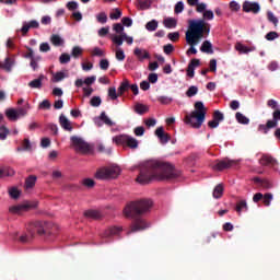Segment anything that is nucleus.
<instances>
[{
    "label": "nucleus",
    "instance_id": "nucleus-22",
    "mask_svg": "<svg viewBox=\"0 0 280 280\" xmlns=\"http://www.w3.org/2000/svg\"><path fill=\"white\" fill-rule=\"evenodd\" d=\"M36 180H38V177H36V175H30L25 179L24 189H34V187L36 186Z\"/></svg>",
    "mask_w": 280,
    "mask_h": 280
},
{
    "label": "nucleus",
    "instance_id": "nucleus-39",
    "mask_svg": "<svg viewBox=\"0 0 280 280\" xmlns=\"http://www.w3.org/2000/svg\"><path fill=\"white\" fill-rule=\"evenodd\" d=\"M91 56H95L96 58H104L106 52H104V50H102L100 47H94L91 51Z\"/></svg>",
    "mask_w": 280,
    "mask_h": 280
},
{
    "label": "nucleus",
    "instance_id": "nucleus-62",
    "mask_svg": "<svg viewBox=\"0 0 280 280\" xmlns=\"http://www.w3.org/2000/svg\"><path fill=\"white\" fill-rule=\"evenodd\" d=\"M173 101L174 100L172 97H168V96H160L158 98V102H160V104H165V105L172 104Z\"/></svg>",
    "mask_w": 280,
    "mask_h": 280
},
{
    "label": "nucleus",
    "instance_id": "nucleus-26",
    "mask_svg": "<svg viewBox=\"0 0 280 280\" xmlns=\"http://www.w3.org/2000/svg\"><path fill=\"white\" fill-rule=\"evenodd\" d=\"M32 152V142H30V138H25L22 142V147L16 148V152Z\"/></svg>",
    "mask_w": 280,
    "mask_h": 280
},
{
    "label": "nucleus",
    "instance_id": "nucleus-21",
    "mask_svg": "<svg viewBox=\"0 0 280 280\" xmlns=\"http://www.w3.org/2000/svg\"><path fill=\"white\" fill-rule=\"evenodd\" d=\"M16 172L14 168L10 166H2L0 167V178H5L7 176H14Z\"/></svg>",
    "mask_w": 280,
    "mask_h": 280
},
{
    "label": "nucleus",
    "instance_id": "nucleus-5",
    "mask_svg": "<svg viewBox=\"0 0 280 280\" xmlns=\"http://www.w3.org/2000/svg\"><path fill=\"white\" fill-rule=\"evenodd\" d=\"M121 174V168L119 166H109L98 168L95 173V178L98 180H108L110 178H117Z\"/></svg>",
    "mask_w": 280,
    "mask_h": 280
},
{
    "label": "nucleus",
    "instance_id": "nucleus-52",
    "mask_svg": "<svg viewBox=\"0 0 280 280\" xmlns=\"http://www.w3.org/2000/svg\"><path fill=\"white\" fill-rule=\"evenodd\" d=\"M109 19L113 21H117L118 19H121V10L114 9V11L109 14Z\"/></svg>",
    "mask_w": 280,
    "mask_h": 280
},
{
    "label": "nucleus",
    "instance_id": "nucleus-57",
    "mask_svg": "<svg viewBox=\"0 0 280 280\" xmlns=\"http://www.w3.org/2000/svg\"><path fill=\"white\" fill-rule=\"evenodd\" d=\"M116 59L119 60L120 62L126 60V54L124 52V49L121 48L116 49Z\"/></svg>",
    "mask_w": 280,
    "mask_h": 280
},
{
    "label": "nucleus",
    "instance_id": "nucleus-63",
    "mask_svg": "<svg viewBox=\"0 0 280 280\" xmlns=\"http://www.w3.org/2000/svg\"><path fill=\"white\" fill-rule=\"evenodd\" d=\"M254 183H257L258 185H261V187H270V182L264 180L259 177H255Z\"/></svg>",
    "mask_w": 280,
    "mask_h": 280
},
{
    "label": "nucleus",
    "instance_id": "nucleus-64",
    "mask_svg": "<svg viewBox=\"0 0 280 280\" xmlns=\"http://www.w3.org/2000/svg\"><path fill=\"white\" fill-rule=\"evenodd\" d=\"M266 38L268 40H275L276 38H279V33H277L275 31L269 32V33H267Z\"/></svg>",
    "mask_w": 280,
    "mask_h": 280
},
{
    "label": "nucleus",
    "instance_id": "nucleus-51",
    "mask_svg": "<svg viewBox=\"0 0 280 280\" xmlns=\"http://www.w3.org/2000/svg\"><path fill=\"white\" fill-rule=\"evenodd\" d=\"M65 78H67V74H65V72H56L54 74V78H52V82H62V80H65Z\"/></svg>",
    "mask_w": 280,
    "mask_h": 280
},
{
    "label": "nucleus",
    "instance_id": "nucleus-59",
    "mask_svg": "<svg viewBox=\"0 0 280 280\" xmlns=\"http://www.w3.org/2000/svg\"><path fill=\"white\" fill-rule=\"evenodd\" d=\"M133 133L136 137H143V135H145V128H143V126L136 127Z\"/></svg>",
    "mask_w": 280,
    "mask_h": 280
},
{
    "label": "nucleus",
    "instance_id": "nucleus-25",
    "mask_svg": "<svg viewBox=\"0 0 280 280\" xmlns=\"http://www.w3.org/2000/svg\"><path fill=\"white\" fill-rule=\"evenodd\" d=\"M235 49L238 54H250V51H255V47H247L242 43H236Z\"/></svg>",
    "mask_w": 280,
    "mask_h": 280
},
{
    "label": "nucleus",
    "instance_id": "nucleus-10",
    "mask_svg": "<svg viewBox=\"0 0 280 280\" xmlns=\"http://www.w3.org/2000/svg\"><path fill=\"white\" fill-rule=\"evenodd\" d=\"M272 120H268L266 125H259L258 126V130L259 132H264V135H268V130L272 129V128H277V126H279V121H280V109H276L272 113Z\"/></svg>",
    "mask_w": 280,
    "mask_h": 280
},
{
    "label": "nucleus",
    "instance_id": "nucleus-49",
    "mask_svg": "<svg viewBox=\"0 0 280 280\" xmlns=\"http://www.w3.org/2000/svg\"><path fill=\"white\" fill-rule=\"evenodd\" d=\"M136 113H138V115H145V113H148V106H145L143 104H137Z\"/></svg>",
    "mask_w": 280,
    "mask_h": 280
},
{
    "label": "nucleus",
    "instance_id": "nucleus-7",
    "mask_svg": "<svg viewBox=\"0 0 280 280\" xmlns=\"http://www.w3.org/2000/svg\"><path fill=\"white\" fill-rule=\"evenodd\" d=\"M196 30L199 31V40L205 36V34H209V32H211L209 24H207L205 20L190 21L186 33L191 34L192 32H196Z\"/></svg>",
    "mask_w": 280,
    "mask_h": 280
},
{
    "label": "nucleus",
    "instance_id": "nucleus-16",
    "mask_svg": "<svg viewBox=\"0 0 280 280\" xmlns=\"http://www.w3.org/2000/svg\"><path fill=\"white\" fill-rule=\"evenodd\" d=\"M196 67H200V59H191L187 67L188 78H194L196 75Z\"/></svg>",
    "mask_w": 280,
    "mask_h": 280
},
{
    "label": "nucleus",
    "instance_id": "nucleus-54",
    "mask_svg": "<svg viewBox=\"0 0 280 280\" xmlns=\"http://www.w3.org/2000/svg\"><path fill=\"white\" fill-rule=\"evenodd\" d=\"M167 38L172 40V43H176L180 39V33L174 32V33H168Z\"/></svg>",
    "mask_w": 280,
    "mask_h": 280
},
{
    "label": "nucleus",
    "instance_id": "nucleus-38",
    "mask_svg": "<svg viewBox=\"0 0 280 280\" xmlns=\"http://www.w3.org/2000/svg\"><path fill=\"white\" fill-rule=\"evenodd\" d=\"M31 108L30 103H26L23 107L18 108V117H25V115H27V110Z\"/></svg>",
    "mask_w": 280,
    "mask_h": 280
},
{
    "label": "nucleus",
    "instance_id": "nucleus-3",
    "mask_svg": "<svg viewBox=\"0 0 280 280\" xmlns=\"http://www.w3.org/2000/svg\"><path fill=\"white\" fill-rule=\"evenodd\" d=\"M51 229H54V224H51L50 222H45V221H36L34 223H32L31 225H28V233L24 234L22 236H20V242L22 244H28V242H32V238L34 237V235H51Z\"/></svg>",
    "mask_w": 280,
    "mask_h": 280
},
{
    "label": "nucleus",
    "instance_id": "nucleus-48",
    "mask_svg": "<svg viewBox=\"0 0 280 280\" xmlns=\"http://www.w3.org/2000/svg\"><path fill=\"white\" fill-rule=\"evenodd\" d=\"M186 95L188 97H194L195 95H198V86L191 85L190 88H188V90L186 91Z\"/></svg>",
    "mask_w": 280,
    "mask_h": 280
},
{
    "label": "nucleus",
    "instance_id": "nucleus-36",
    "mask_svg": "<svg viewBox=\"0 0 280 280\" xmlns=\"http://www.w3.org/2000/svg\"><path fill=\"white\" fill-rule=\"evenodd\" d=\"M222 194H224V187L222 186V184H219L213 189L212 196H213V198L220 199V198H222Z\"/></svg>",
    "mask_w": 280,
    "mask_h": 280
},
{
    "label": "nucleus",
    "instance_id": "nucleus-11",
    "mask_svg": "<svg viewBox=\"0 0 280 280\" xmlns=\"http://www.w3.org/2000/svg\"><path fill=\"white\" fill-rule=\"evenodd\" d=\"M234 163V161H231L229 159L217 160L215 163L212 165V170H214L215 172H222L223 170H229L233 167Z\"/></svg>",
    "mask_w": 280,
    "mask_h": 280
},
{
    "label": "nucleus",
    "instance_id": "nucleus-28",
    "mask_svg": "<svg viewBox=\"0 0 280 280\" xmlns=\"http://www.w3.org/2000/svg\"><path fill=\"white\" fill-rule=\"evenodd\" d=\"M202 54H213V45L209 40H205L200 47Z\"/></svg>",
    "mask_w": 280,
    "mask_h": 280
},
{
    "label": "nucleus",
    "instance_id": "nucleus-53",
    "mask_svg": "<svg viewBox=\"0 0 280 280\" xmlns=\"http://www.w3.org/2000/svg\"><path fill=\"white\" fill-rule=\"evenodd\" d=\"M83 54V50H82V47L80 46H74L72 48V51H71V56L74 57V58H78L79 56H82Z\"/></svg>",
    "mask_w": 280,
    "mask_h": 280
},
{
    "label": "nucleus",
    "instance_id": "nucleus-14",
    "mask_svg": "<svg viewBox=\"0 0 280 280\" xmlns=\"http://www.w3.org/2000/svg\"><path fill=\"white\" fill-rule=\"evenodd\" d=\"M259 164L264 167H275V165H277V159L272 158L270 154H262L259 160Z\"/></svg>",
    "mask_w": 280,
    "mask_h": 280
},
{
    "label": "nucleus",
    "instance_id": "nucleus-31",
    "mask_svg": "<svg viewBox=\"0 0 280 280\" xmlns=\"http://www.w3.org/2000/svg\"><path fill=\"white\" fill-rule=\"evenodd\" d=\"M152 5V1L150 0H137V8L139 10H150Z\"/></svg>",
    "mask_w": 280,
    "mask_h": 280
},
{
    "label": "nucleus",
    "instance_id": "nucleus-35",
    "mask_svg": "<svg viewBox=\"0 0 280 280\" xmlns=\"http://www.w3.org/2000/svg\"><path fill=\"white\" fill-rule=\"evenodd\" d=\"M100 119H101V121H103V124H105V126H108L109 128L115 126V122H113V120H110V118H108V116L106 115V112L101 113Z\"/></svg>",
    "mask_w": 280,
    "mask_h": 280
},
{
    "label": "nucleus",
    "instance_id": "nucleus-12",
    "mask_svg": "<svg viewBox=\"0 0 280 280\" xmlns=\"http://www.w3.org/2000/svg\"><path fill=\"white\" fill-rule=\"evenodd\" d=\"M261 7L257 2H250L248 0L243 2V12H252L253 14H259Z\"/></svg>",
    "mask_w": 280,
    "mask_h": 280
},
{
    "label": "nucleus",
    "instance_id": "nucleus-15",
    "mask_svg": "<svg viewBox=\"0 0 280 280\" xmlns=\"http://www.w3.org/2000/svg\"><path fill=\"white\" fill-rule=\"evenodd\" d=\"M155 135L158 136V139H160V143H162V145H165V143H167L172 139V136H170V133H165V129H163V127H159L155 130Z\"/></svg>",
    "mask_w": 280,
    "mask_h": 280
},
{
    "label": "nucleus",
    "instance_id": "nucleus-33",
    "mask_svg": "<svg viewBox=\"0 0 280 280\" xmlns=\"http://www.w3.org/2000/svg\"><path fill=\"white\" fill-rule=\"evenodd\" d=\"M85 218H91L92 220H100L102 214L97 210H88L84 212Z\"/></svg>",
    "mask_w": 280,
    "mask_h": 280
},
{
    "label": "nucleus",
    "instance_id": "nucleus-30",
    "mask_svg": "<svg viewBox=\"0 0 280 280\" xmlns=\"http://www.w3.org/2000/svg\"><path fill=\"white\" fill-rule=\"evenodd\" d=\"M235 117L236 121L238 124H243V126H248L250 124V119L240 112L235 114Z\"/></svg>",
    "mask_w": 280,
    "mask_h": 280
},
{
    "label": "nucleus",
    "instance_id": "nucleus-2",
    "mask_svg": "<svg viewBox=\"0 0 280 280\" xmlns=\"http://www.w3.org/2000/svg\"><path fill=\"white\" fill-rule=\"evenodd\" d=\"M152 209V200L140 199L129 202L124 209V215L133 220L130 225V233H138L139 231H145L150 229V223L145 219L141 218L143 213H148Z\"/></svg>",
    "mask_w": 280,
    "mask_h": 280
},
{
    "label": "nucleus",
    "instance_id": "nucleus-34",
    "mask_svg": "<svg viewBox=\"0 0 280 280\" xmlns=\"http://www.w3.org/2000/svg\"><path fill=\"white\" fill-rule=\"evenodd\" d=\"M5 115L11 121H16V119H19V113L14 108L7 109Z\"/></svg>",
    "mask_w": 280,
    "mask_h": 280
},
{
    "label": "nucleus",
    "instance_id": "nucleus-50",
    "mask_svg": "<svg viewBox=\"0 0 280 280\" xmlns=\"http://www.w3.org/2000/svg\"><path fill=\"white\" fill-rule=\"evenodd\" d=\"M262 202H264L265 207H270V202H272V194L267 192V194L262 195Z\"/></svg>",
    "mask_w": 280,
    "mask_h": 280
},
{
    "label": "nucleus",
    "instance_id": "nucleus-43",
    "mask_svg": "<svg viewBox=\"0 0 280 280\" xmlns=\"http://www.w3.org/2000/svg\"><path fill=\"white\" fill-rule=\"evenodd\" d=\"M60 65H68V62H71V56L67 52H63L59 57Z\"/></svg>",
    "mask_w": 280,
    "mask_h": 280
},
{
    "label": "nucleus",
    "instance_id": "nucleus-61",
    "mask_svg": "<svg viewBox=\"0 0 280 280\" xmlns=\"http://www.w3.org/2000/svg\"><path fill=\"white\" fill-rule=\"evenodd\" d=\"M120 95L117 94V90L115 88H109L108 89V97H110V100H117V97H119Z\"/></svg>",
    "mask_w": 280,
    "mask_h": 280
},
{
    "label": "nucleus",
    "instance_id": "nucleus-18",
    "mask_svg": "<svg viewBox=\"0 0 280 280\" xmlns=\"http://www.w3.org/2000/svg\"><path fill=\"white\" fill-rule=\"evenodd\" d=\"M13 65H15L14 58L7 57L4 59V62L0 61V69H3L4 71H7V73H10L12 71Z\"/></svg>",
    "mask_w": 280,
    "mask_h": 280
},
{
    "label": "nucleus",
    "instance_id": "nucleus-56",
    "mask_svg": "<svg viewBox=\"0 0 280 280\" xmlns=\"http://www.w3.org/2000/svg\"><path fill=\"white\" fill-rule=\"evenodd\" d=\"M82 185L84 187H88L89 189H92V187H95V180L91 179V178H84L82 180Z\"/></svg>",
    "mask_w": 280,
    "mask_h": 280
},
{
    "label": "nucleus",
    "instance_id": "nucleus-44",
    "mask_svg": "<svg viewBox=\"0 0 280 280\" xmlns=\"http://www.w3.org/2000/svg\"><path fill=\"white\" fill-rule=\"evenodd\" d=\"M212 119L220 124V121H224V114L220 110H214L212 115Z\"/></svg>",
    "mask_w": 280,
    "mask_h": 280
},
{
    "label": "nucleus",
    "instance_id": "nucleus-9",
    "mask_svg": "<svg viewBox=\"0 0 280 280\" xmlns=\"http://www.w3.org/2000/svg\"><path fill=\"white\" fill-rule=\"evenodd\" d=\"M186 43H188L190 46V48L186 51L187 56H191V54H198L196 45L200 43V32L198 30L192 31L191 33L186 32Z\"/></svg>",
    "mask_w": 280,
    "mask_h": 280
},
{
    "label": "nucleus",
    "instance_id": "nucleus-6",
    "mask_svg": "<svg viewBox=\"0 0 280 280\" xmlns=\"http://www.w3.org/2000/svg\"><path fill=\"white\" fill-rule=\"evenodd\" d=\"M70 141L74 147L75 152H80L81 154H93V145L89 144V142L84 141L82 138L72 136Z\"/></svg>",
    "mask_w": 280,
    "mask_h": 280
},
{
    "label": "nucleus",
    "instance_id": "nucleus-4",
    "mask_svg": "<svg viewBox=\"0 0 280 280\" xmlns=\"http://www.w3.org/2000/svg\"><path fill=\"white\" fill-rule=\"evenodd\" d=\"M207 117V108H205V104L200 101L195 103V110L190 114H187L184 118L185 124L187 126H191V128L199 129L205 124V119Z\"/></svg>",
    "mask_w": 280,
    "mask_h": 280
},
{
    "label": "nucleus",
    "instance_id": "nucleus-19",
    "mask_svg": "<svg viewBox=\"0 0 280 280\" xmlns=\"http://www.w3.org/2000/svg\"><path fill=\"white\" fill-rule=\"evenodd\" d=\"M119 233H121V228L112 226V228L105 230V232L102 234V237H104L105 240H108L109 237L119 235Z\"/></svg>",
    "mask_w": 280,
    "mask_h": 280
},
{
    "label": "nucleus",
    "instance_id": "nucleus-42",
    "mask_svg": "<svg viewBox=\"0 0 280 280\" xmlns=\"http://www.w3.org/2000/svg\"><path fill=\"white\" fill-rule=\"evenodd\" d=\"M267 19L269 23H272L275 25V27L279 25V19H277V16H275V13H272L271 11L267 13Z\"/></svg>",
    "mask_w": 280,
    "mask_h": 280
},
{
    "label": "nucleus",
    "instance_id": "nucleus-32",
    "mask_svg": "<svg viewBox=\"0 0 280 280\" xmlns=\"http://www.w3.org/2000/svg\"><path fill=\"white\" fill-rule=\"evenodd\" d=\"M50 42L52 45H55V47H60L62 45H65V39H62V37H60V35H51L50 37Z\"/></svg>",
    "mask_w": 280,
    "mask_h": 280
},
{
    "label": "nucleus",
    "instance_id": "nucleus-47",
    "mask_svg": "<svg viewBox=\"0 0 280 280\" xmlns=\"http://www.w3.org/2000/svg\"><path fill=\"white\" fill-rule=\"evenodd\" d=\"M0 130V141H5V139H8V135H10V130L5 128V126H1Z\"/></svg>",
    "mask_w": 280,
    "mask_h": 280
},
{
    "label": "nucleus",
    "instance_id": "nucleus-29",
    "mask_svg": "<svg viewBox=\"0 0 280 280\" xmlns=\"http://www.w3.org/2000/svg\"><path fill=\"white\" fill-rule=\"evenodd\" d=\"M163 25L167 27V30H174V27L178 25V22L174 18H166L163 21Z\"/></svg>",
    "mask_w": 280,
    "mask_h": 280
},
{
    "label": "nucleus",
    "instance_id": "nucleus-27",
    "mask_svg": "<svg viewBox=\"0 0 280 280\" xmlns=\"http://www.w3.org/2000/svg\"><path fill=\"white\" fill-rule=\"evenodd\" d=\"M235 211L238 215H242V211H248V203L246 202V199L240 200L236 203Z\"/></svg>",
    "mask_w": 280,
    "mask_h": 280
},
{
    "label": "nucleus",
    "instance_id": "nucleus-13",
    "mask_svg": "<svg viewBox=\"0 0 280 280\" xmlns=\"http://www.w3.org/2000/svg\"><path fill=\"white\" fill-rule=\"evenodd\" d=\"M39 27H40V23H38V21H36V20H32L30 22H24L23 26L21 28L22 36H27V33L31 30H38Z\"/></svg>",
    "mask_w": 280,
    "mask_h": 280
},
{
    "label": "nucleus",
    "instance_id": "nucleus-40",
    "mask_svg": "<svg viewBox=\"0 0 280 280\" xmlns=\"http://www.w3.org/2000/svg\"><path fill=\"white\" fill-rule=\"evenodd\" d=\"M9 195L11 198H13V200H19V198L21 197V191L19 190V188L12 187L11 189H9Z\"/></svg>",
    "mask_w": 280,
    "mask_h": 280
},
{
    "label": "nucleus",
    "instance_id": "nucleus-58",
    "mask_svg": "<svg viewBox=\"0 0 280 280\" xmlns=\"http://www.w3.org/2000/svg\"><path fill=\"white\" fill-rule=\"evenodd\" d=\"M108 67H110L108 59H102L100 61V69H102V71H108Z\"/></svg>",
    "mask_w": 280,
    "mask_h": 280
},
{
    "label": "nucleus",
    "instance_id": "nucleus-1",
    "mask_svg": "<svg viewBox=\"0 0 280 280\" xmlns=\"http://www.w3.org/2000/svg\"><path fill=\"white\" fill-rule=\"evenodd\" d=\"M172 180L178 178V173L170 163L159 161H148L140 166V173L136 178L140 185H149L152 180Z\"/></svg>",
    "mask_w": 280,
    "mask_h": 280
},
{
    "label": "nucleus",
    "instance_id": "nucleus-37",
    "mask_svg": "<svg viewBox=\"0 0 280 280\" xmlns=\"http://www.w3.org/2000/svg\"><path fill=\"white\" fill-rule=\"evenodd\" d=\"M158 27L159 21L156 20H152L145 24V30H148V32H156Z\"/></svg>",
    "mask_w": 280,
    "mask_h": 280
},
{
    "label": "nucleus",
    "instance_id": "nucleus-41",
    "mask_svg": "<svg viewBox=\"0 0 280 280\" xmlns=\"http://www.w3.org/2000/svg\"><path fill=\"white\" fill-rule=\"evenodd\" d=\"M130 89V83L128 81H124L118 88V95H124L126 91Z\"/></svg>",
    "mask_w": 280,
    "mask_h": 280
},
{
    "label": "nucleus",
    "instance_id": "nucleus-55",
    "mask_svg": "<svg viewBox=\"0 0 280 280\" xmlns=\"http://www.w3.org/2000/svg\"><path fill=\"white\" fill-rule=\"evenodd\" d=\"M38 108L42 110H49V108H51V103L49 100H44L42 103H39Z\"/></svg>",
    "mask_w": 280,
    "mask_h": 280
},
{
    "label": "nucleus",
    "instance_id": "nucleus-23",
    "mask_svg": "<svg viewBox=\"0 0 280 280\" xmlns=\"http://www.w3.org/2000/svg\"><path fill=\"white\" fill-rule=\"evenodd\" d=\"M43 80H45V75L40 74L37 79L28 82L30 89H43Z\"/></svg>",
    "mask_w": 280,
    "mask_h": 280
},
{
    "label": "nucleus",
    "instance_id": "nucleus-17",
    "mask_svg": "<svg viewBox=\"0 0 280 280\" xmlns=\"http://www.w3.org/2000/svg\"><path fill=\"white\" fill-rule=\"evenodd\" d=\"M28 209H32L31 205H18L10 207L9 211L15 215H21L23 211H27Z\"/></svg>",
    "mask_w": 280,
    "mask_h": 280
},
{
    "label": "nucleus",
    "instance_id": "nucleus-24",
    "mask_svg": "<svg viewBox=\"0 0 280 280\" xmlns=\"http://www.w3.org/2000/svg\"><path fill=\"white\" fill-rule=\"evenodd\" d=\"M135 56H137L138 60H148L150 58V52L148 50H143L141 48H136L133 50Z\"/></svg>",
    "mask_w": 280,
    "mask_h": 280
},
{
    "label": "nucleus",
    "instance_id": "nucleus-45",
    "mask_svg": "<svg viewBox=\"0 0 280 280\" xmlns=\"http://www.w3.org/2000/svg\"><path fill=\"white\" fill-rule=\"evenodd\" d=\"M96 21L98 23H101L102 25H104L105 23H107L108 21V15H106L105 12H101L96 15Z\"/></svg>",
    "mask_w": 280,
    "mask_h": 280
},
{
    "label": "nucleus",
    "instance_id": "nucleus-60",
    "mask_svg": "<svg viewBox=\"0 0 280 280\" xmlns=\"http://www.w3.org/2000/svg\"><path fill=\"white\" fill-rule=\"evenodd\" d=\"M183 10H185V3H183V1L177 2L174 9L175 14H180Z\"/></svg>",
    "mask_w": 280,
    "mask_h": 280
},
{
    "label": "nucleus",
    "instance_id": "nucleus-46",
    "mask_svg": "<svg viewBox=\"0 0 280 280\" xmlns=\"http://www.w3.org/2000/svg\"><path fill=\"white\" fill-rule=\"evenodd\" d=\"M90 104L94 107L97 108L102 106V97L100 96H93L90 101Z\"/></svg>",
    "mask_w": 280,
    "mask_h": 280
},
{
    "label": "nucleus",
    "instance_id": "nucleus-8",
    "mask_svg": "<svg viewBox=\"0 0 280 280\" xmlns=\"http://www.w3.org/2000/svg\"><path fill=\"white\" fill-rule=\"evenodd\" d=\"M113 142L116 145H127L131 150H137L139 148V141L128 135H119L113 138Z\"/></svg>",
    "mask_w": 280,
    "mask_h": 280
},
{
    "label": "nucleus",
    "instance_id": "nucleus-20",
    "mask_svg": "<svg viewBox=\"0 0 280 280\" xmlns=\"http://www.w3.org/2000/svg\"><path fill=\"white\" fill-rule=\"evenodd\" d=\"M59 124L61 128H63V130H68V132H71V130H73V127L71 126V121H69V119L66 118L65 115H61L59 117Z\"/></svg>",
    "mask_w": 280,
    "mask_h": 280
}]
</instances>
